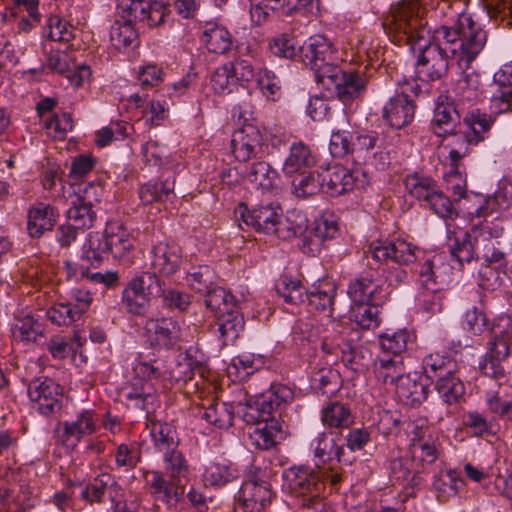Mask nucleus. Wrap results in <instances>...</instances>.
Here are the masks:
<instances>
[{
  "instance_id": "864d4df0",
  "label": "nucleus",
  "mask_w": 512,
  "mask_h": 512,
  "mask_svg": "<svg viewBox=\"0 0 512 512\" xmlns=\"http://www.w3.org/2000/svg\"><path fill=\"white\" fill-rule=\"evenodd\" d=\"M203 293L206 307L219 315L236 308L234 296L222 287L213 284Z\"/></svg>"
},
{
  "instance_id": "f704fd0d",
  "label": "nucleus",
  "mask_w": 512,
  "mask_h": 512,
  "mask_svg": "<svg viewBox=\"0 0 512 512\" xmlns=\"http://www.w3.org/2000/svg\"><path fill=\"white\" fill-rule=\"evenodd\" d=\"M415 461L412 458L398 457L390 461V479L394 483L403 485L406 490L413 489L419 485L420 471L414 467Z\"/></svg>"
},
{
  "instance_id": "13d9d810",
  "label": "nucleus",
  "mask_w": 512,
  "mask_h": 512,
  "mask_svg": "<svg viewBox=\"0 0 512 512\" xmlns=\"http://www.w3.org/2000/svg\"><path fill=\"white\" fill-rule=\"evenodd\" d=\"M68 219L79 229H89L96 220L91 202H86L78 195L67 212Z\"/></svg>"
},
{
  "instance_id": "c03bdc74",
  "label": "nucleus",
  "mask_w": 512,
  "mask_h": 512,
  "mask_svg": "<svg viewBox=\"0 0 512 512\" xmlns=\"http://www.w3.org/2000/svg\"><path fill=\"white\" fill-rule=\"evenodd\" d=\"M137 40L138 34L129 21H115L110 28V43L119 52L135 47Z\"/></svg>"
},
{
  "instance_id": "f03ea898",
  "label": "nucleus",
  "mask_w": 512,
  "mask_h": 512,
  "mask_svg": "<svg viewBox=\"0 0 512 512\" xmlns=\"http://www.w3.org/2000/svg\"><path fill=\"white\" fill-rule=\"evenodd\" d=\"M164 474L160 471L147 473V484L156 499L169 506L176 505L184 495L181 477L188 473V464L177 448L163 451Z\"/></svg>"
},
{
  "instance_id": "473e14b6",
  "label": "nucleus",
  "mask_w": 512,
  "mask_h": 512,
  "mask_svg": "<svg viewBox=\"0 0 512 512\" xmlns=\"http://www.w3.org/2000/svg\"><path fill=\"white\" fill-rule=\"evenodd\" d=\"M316 163L315 156L310 148L303 142L293 143L289 154L283 164V173L292 176L293 174H303L313 167Z\"/></svg>"
},
{
  "instance_id": "b1692460",
  "label": "nucleus",
  "mask_w": 512,
  "mask_h": 512,
  "mask_svg": "<svg viewBox=\"0 0 512 512\" xmlns=\"http://www.w3.org/2000/svg\"><path fill=\"white\" fill-rule=\"evenodd\" d=\"M106 494H109V502L123 498L121 486L110 473H101L83 490L82 497L88 502L105 503Z\"/></svg>"
},
{
  "instance_id": "9d476101",
  "label": "nucleus",
  "mask_w": 512,
  "mask_h": 512,
  "mask_svg": "<svg viewBox=\"0 0 512 512\" xmlns=\"http://www.w3.org/2000/svg\"><path fill=\"white\" fill-rule=\"evenodd\" d=\"M420 252L417 246L401 238L377 239L369 246V253L373 259L379 262L391 260L400 265L414 263L419 259Z\"/></svg>"
},
{
  "instance_id": "f257e3e1",
  "label": "nucleus",
  "mask_w": 512,
  "mask_h": 512,
  "mask_svg": "<svg viewBox=\"0 0 512 512\" xmlns=\"http://www.w3.org/2000/svg\"><path fill=\"white\" fill-rule=\"evenodd\" d=\"M384 26L395 34L398 42H405L413 50H419L416 63L417 74L429 81L442 79L449 70L450 59L459 65L469 66L484 49L487 33L473 16L467 12L459 14L452 26L436 28L426 41V29L420 17L418 0L402 1L387 17Z\"/></svg>"
},
{
  "instance_id": "4be33fe9",
  "label": "nucleus",
  "mask_w": 512,
  "mask_h": 512,
  "mask_svg": "<svg viewBox=\"0 0 512 512\" xmlns=\"http://www.w3.org/2000/svg\"><path fill=\"white\" fill-rule=\"evenodd\" d=\"M460 118L455 103L448 96L440 95L433 112L431 130L439 137L456 134Z\"/></svg>"
},
{
  "instance_id": "680f3d73",
  "label": "nucleus",
  "mask_w": 512,
  "mask_h": 512,
  "mask_svg": "<svg viewBox=\"0 0 512 512\" xmlns=\"http://www.w3.org/2000/svg\"><path fill=\"white\" fill-rule=\"evenodd\" d=\"M493 339L489 342L487 356L496 360H505L509 356L510 336L506 334V329L502 327L501 321L493 325L491 329Z\"/></svg>"
},
{
  "instance_id": "7c9ffc66",
  "label": "nucleus",
  "mask_w": 512,
  "mask_h": 512,
  "mask_svg": "<svg viewBox=\"0 0 512 512\" xmlns=\"http://www.w3.org/2000/svg\"><path fill=\"white\" fill-rule=\"evenodd\" d=\"M394 389L397 399L406 406H419L428 396L427 386L409 374L401 377Z\"/></svg>"
},
{
  "instance_id": "f3484780",
  "label": "nucleus",
  "mask_w": 512,
  "mask_h": 512,
  "mask_svg": "<svg viewBox=\"0 0 512 512\" xmlns=\"http://www.w3.org/2000/svg\"><path fill=\"white\" fill-rule=\"evenodd\" d=\"M144 328L148 342L155 348L172 349L181 340V327L170 317L149 318Z\"/></svg>"
},
{
  "instance_id": "7ed1b4c3",
  "label": "nucleus",
  "mask_w": 512,
  "mask_h": 512,
  "mask_svg": "<svg viewBox=\"0 0 512 512\" xmlns=\"http://www.w3.org/2000/svg\"><path fill=\"white\" fill-rule=\"evenodd\" d=\"M284 479L289 491L301 499L303 506L316 512L323 510L324 475L309 467L298 466L289 468L284 473Z\"/></svg>"
},
{
  "instance_id": "dca6fc26",
  "label": "nucleus",
  "mask_w": 512,
  "mask_h": 512,
  "mask_svg": "<svg viewBox=\"0 0 512 512\" xmlns=\"http://www.w3.org/2000/svg\"><path fill=\"white\" fill-rule=\"evenodd\" d=\"M182 263V249L174 242L160 241L151 250L150 273L154 279L158 276L168 277L176 273Z\"/></svg>"
},
{
  "instance_id": "de8ad7c7",
  "label": "nucleus",
  "mask_w": 512,
  "mask_h": 512,
  "mask_svg": "<svg viewBox=\"0 0 512 512\" xmlns=\"http://www.w3.org/2000/svg\"><path fill=\"white\" fill-rule=\"evenodd\" d=\"M237 477V470L230 463L211 462L205 468L203 481L206 486L222 487Z\"/></svg>"
},
{
  "instance_id": "c756f323",
  "label": "nucleus",
  "mask_w": 512,
  "mask_h": 512,
  "mask_svg": "<svg viewBox=\"0 0 512 512\" xmlns=\"http://www.w3.org/2000/svg\"><path fill=\"white\" fill-rule=\"evenodd\" d=\"M337 288L331 279H322L306 291V299L311 309L322 311L332 317L334 311V299Z\"/></svg>"
},
{
  "instance_id": "2eb2a0df",
  "label": "nucleus",
  "mask_w": 512,
  "mask_h": 512,
  "mask_svg": "<svg viewBox=\"0 0 512 512\" xmlns=\"http://www.w3.org/2000/svg\"><path fill=\"white\" fill-rule=\"evenodd\" d=\"M338 233V218L331 212H324L315 219L313 227L303 235L301 250L307 255L314 256L321 251L325 240L335 238Z\"/></svg>"
},
{
  "instance_id": "6e6d98bb",
  "label": "nucleus",
  "mask_w": 512,
  "mask_h": 512,
  "mask_svg": "<svg viewBox=\"0 0 512 512\" xmlns=\"http://www.w3.org/2000/svg\"><path fill=\"white\" fill-rule=\"evenodd\" d=\"M314 455L320 462L336 461L340 463L343 447L337 446L334 439L328 433L322 432L313 441Z\"/></svg>"
},
{
  "instance_id": "20e7f679",
  "label": "nucleus",
  "mask_w": 512,
  "mask_h": 512,
  "mask_svg": "<svg viewBox=\"0 0 512 512\" xmlns=\"http://www.w3.org/2000/svg\"><path fill=\"white\" fill-rule=\"evenodd\" d=\"M100 427L99 414L93 409H82L74 418L56 424L53 430L55 444L73 451L85 438L96 434Z\"/></svg>"
},
{
  "instance_id": "4c0bfd02",
  "label": "nucleus",
  "mask_w": 512,
  "mask_h": 512,
  "mask_svg": "<svg viewBox=\"0 0 512 512\" xmlns=\"http://www.w3.org/2000/svg\"><path fill=\"white\" fill-rule=\"evenodd\" d=\"M125 397L135 402V407L152 413L156 403L157 395L153 383H146L138 378L126 388Z\"/></svg>"
},
{
  "instance_id": "49530a36",
  "label": "nucleus",
  "mask_w": 512,
  "mask_h": 512,
  "mask_svg": "<svg viewBox=\"0 0 512 512\" xmlns=\"http://www.w3.org/2000/svg\"><path fill=\"white\" fill-rule=\"evenodd\" d=\"M422 365L424 373L431 380H437L457 370V363L451 357L437 352L425 356Z\"/></svg>"
},
{
  "instance_id": "9b49d317",
  "label": "nucleus",
  "mask_w": 512,
  "mask_h": 512,
  "mask_svg": "<svg viewBox=\"0 0 512 512\" xmlns=\"http://www.w3.org/2000/svg\"><path fill=\"white\" fill-rule=\"evenodd\" d=\"M320 177L322 192L330 196H339L355 188H363L367 182L362 171H350L339 165L321 171Z\"/></svg>"
},
{
  "instance_id": "e433bc0d",
  "label": "nucleus",
  "mask_w": 512,
  "mask_h": 512,
  "mask_svg": "<svg viewBox=\"0 0 512 512\" xmlns=\"http://www.w3.org/2000/svg\"><path fill=\"white\" fill-rule=\"evenodd\" d=\"M464 486L465 481L460 472L454 469L440 471L433 481V488L440 502H446L451 497H455Z\"/></svg>"
},
{
  "instance_id": "72a5a7b5",
  "label": "nucleus",
  "mask_w": 512,
  "mask_h": 512,
  "mask_svg": "<svg viewBox=\"0 0 512 512\" xmlns=\"http://www.w3.org/2000/svg\"><path fill=\"white\" fill-rule=\"evenodd\" d=\"M202 42L209 52L225 54L232 47V37L229 31L216 22H206L202 31Z\"/></svg>"
},
{
  "instance_id": "4468645a",
  "label": "nucleus",
  "mask_w": 512,
  "mask_h": 512,
  "mask_svg": "<svg viewBox=\"0 0 512 512\" xmlns=\"http://www.w3.org/2000/svg\"><path fill=\"white\" fill-rule=\"evenodd\" d=\"M231 151L240 163L260 159L264 153V139L260 129L247 124L236 130L231 139Z\"/></svg>"
},
{
  "instance_id": "c9c22d12",
  "label": "nucleus",
  "mask_w": 512,
  "mask_h": 512,
  "mask_svg": "<svg viewBox=\"0 0 512 512\" xmlns=\"http://www.w3.org/2000/svg\"><path fill=\"white\" fill-rule=\"evenodd\" d=\"M108 252L116 260L125 259L133 249L129 232L123 225L112 224L105 229Z\"/></svg>"
},
{
  "instance_id": "774afa93",
  "label": "nucleus",
  "mask_w": 512,
  "mask_h": 512,
  "mask_svg": "<svg viewBox=\"0 0 512 512\" xmlns=\"http://www.w3.org/2000/svg\"><path fill=\"white\" fill-rule=\"evenodd\" d=\"M75 66V58L70 49L51 50L47 56L43 69H49L52 72L64 75L71 72Z\"/></svg>"
},
{
  "instance_id": "69168bd1",
  "label": "nucleus",
  "mask_w": 512,
  "mask_h": 512,
  "mask_svg": "<svg viewBox=\"0 0 512 512\" xmlns=\"http://www.w3.org/2000/svg\"><path fill=\"white\" fill-rule=\"evenodd\" d=\"M202 376L203 368L191 357H185L171 369L170 381L177 385H183L193 379L195 373Z\"/></svg>"
},
{
  "instance_id": "423d86ee",
  "label": "nucleus",
  "mask_w": 512,
  "mask_h": 512,
  "mask_svg": "<svg viewBox=\"0 0 512 512\" xmlns=\"http://www.w3.org/2000/svg\"><path fill=\"white\" fill-rule=\"evenodd\" d=\"M161 291L160 279L142 274L128 282L122 291L121 302L127 313L144 316L149 311L151 297L159 295Z\"/></svg>"
},
{
  "instance_id": "5fc2aeb1",
  "label": "nucleus",
  "mask_w": 512,
  "mask_h": 512,
  "mask_svg": "<svg viewBox=\"0 0 512 512\" xmlns=\"http://www.w3.org/2000/svg\"><path fill=\"white\" fill-rule=\"evenodd\" d=\"M477 206L474 210H470L472 217L486 218L494 212L508 208V199L504 192H496L493 195L481 196L475 195Z\"/></svg>"
},
{
  "instance_id": "a19ab883",
  "label": "nucleus",
  "mask_w": 512,
  "mask_h": 512,
  "mask_svg": "<svg viewBox=\"0 0 512 512\" xmlns=\"http://www.w3.org/2000/svg\"><path fill=\"white\" fill-rule=\"evenodd\" d=\"M452 101L458 104H473L481 95V83L477 74H464L452 89Z\"/></svg>"
},
{
  "instance_id": "a18cd8bd",
  "label": "nucleus",
  "mask_w": 512,
  "mask_h": 512,
  "mask_svg": "<svg viewBox=\"0 0 512 512\" xmlns=\"http://www.w3.org/2000/svg\"><path fill=\"white\" fill-rule=\"evenodd\" d=\"M405 188L411 196L422 202L423 205L439 189L437 182L433 178L418 173L406 177Z\"/></svg>"
},
{
  "instance_id": "79ce46f5",
  "label": "nucleus",
  "mask_w": 512,
  "mask_h": 512,
  "mask_svg": "<svg viewBox=\"0 0 512 512\" xmlns=\"http://www.w3.org/2000/svg\"><path fill=\"white\" fill-rule=\"evenodd\" d=\"M321 420L329 428L345 429L354 423V416L347 405L330 402L322 409Z\"/></svg>"
},
{
  "instance_id": "412c9836",
  "label": "nucleus",
  "mask_w": 512,
  "mask_h": 512,
  "mask_svg": "<svg viewBox=\"0 0 512 512\" xmlns=\"http://www.w3.org/2000/svg\"><path fill=\"white\" fill-rule=\"evenodd\" d=\"M302 61L310 69L318 64L338 60V50L334 43L324 35H313L301 46Z\"/></svg>"
},
{
  "instance_id": "a211bd4d",
  "label": "nucleus",
  "mask_w": 512,
  "mask_h": 512,
  "mask_svg": "<svg viewBox=\"0 0 512 512\" xmlns=\"http://www.w3.org/2000/svg\"><path fill=\"white\" fill-rule=\"evenodd\" d=\"M251 424L248 432L252 444L260 450L273 448L283 437V425L275 416L259 417Z\"/></svg>"
},
{
  "instance_id": "1a4fd4ad",
  "label": "nucleus",
  "mask_w": 512,
  "mask_h": 512,
  "mask_svg": "<svg viewBox=\"0 0 512 512\" xmlns=\"http://www.w3.org/2000/svg\"><path fill=\"white\" fill-rule=\"evenodd\" d=\"M468 233L476 248V258H482L490 264H501L504 261V253L494 243L503 234L499 221L484 220L475 224Z\"/></svg>"
},
{
  "instance_id": "5701e85b",
  "label": "nucleus",
  "mask_w": 512,
  "mask_h": 512,
  "mask_svg": "<svg viewBox=\"0 0 512 512\" xmlns=\"http://www.w3.org/2000/svg\"><path fill=\"white\" fill-rule=\"evenodd\" d=\"M493 79L491 109L497 114L512 112V64L504 65Z\"/></svg>"
},
{
  "instance_id": "37998d69",
  "label": "nucleus",
  "mask_w": 512,
  "mask_h": 512,
  "mask_svg": "<svg viewBox=\"0 0 512 512\" xmlns=\"http://www.w3.org/2000/svg\"><path fill=\"white\" fill-rule=\"evenodd\" d=\"M217 325L223 344H232L244 328V318L237 308H234L218 315Z\"/></svg>"
},
{
  "instance_id": "052dcab7",
  "label": "nucleus",
  "mask_w": 512,
  "mask_h": 512,
  "mask_svg": "<svg viewBox=\"0 0 512 512\" xmlns=\"http://www.w3.org/2000/svg\"><path fill=\"white\" fill-rule=\"evenodd\" d=\"M142 459L141 447L137 442L122 443L115 451V465L125 471L134 469Z\"/></svg>"
},
{
  "instance_id": "4d7b16f0",
  "label": "nucleus",
  "mask_w": 512,
  "mask_h": 512,
  "mask_svg": "<svg viewBox=\"0 0 512 512\" xmlns=\"http://www.w3.org/2000/svg\"><path fill=\"white\" fill-rule=\"evenodd\" d=\"M227 63L217 67L210 76V86L217 94L228 95L238 89L237 77Z\"/></svg>"
},
{
  "instance_id": "338daca9",
  "label": "nucleus",
  "mask_w": 512,
  "mask_h": 512,
  "mask_svg": "<svg viewBox=\"0 0 512 512\" xmlns=\"http://www.w3.org/2000/svg\"><path fill=\"white\" fill-rule=\"evenodd\" d=\"M335 62L336 61H331L330 63L318 64L317 67L311 69L315 73L316 82L330 92H332L345 72L338 67Z\"/></svg>"
},
{
  "instance_id": "2f4dec72",
  "label": "nucleus",
  "mask_w": 512,
  "mask_h": 512,
  "mask_svg": "<svg viewBox=\"0 0 512 512\" xmlns=\"http://www.w3.org/2000/svg\"><path fill=\"white\" fill-rule=\"evenodd\" d=\"M10 333L13 341L30 344L44 335V326L31 314L15 316L10 327Z\"/></svg>"
},
{
  "instance_id": "58836bf2",
  "label": "nucleus",
  "mask_w": 512,
  "mask_h": 512,
  "mask_svg": "<svg viewBox=\"0 0 512 512\" xmlns=\"http://www.w3.org/2000/svg\"><path fill=\"white\" fill-rule=\"evenodd\" d=\"M243 405L238 403L235 407L234 404L214 400L203 413V418L211 425L219 429H228L233 425L235 414H238V406Z\"/></svg>"
},
{
  "instance_id": "ddd939ff",
  "label": "nucleus",
  "mask_w": 512,
  "mask_h": 512,
  "mask_svg": "<svg viewBox=\"0 0 512 512\" xmlns=\"http://www.w3.org/2000/svg\"><path fill=\"white\" fill-rule=\"evenodd\" d=\"M28 396L40 414L49 416L61 409L63 390L51 378H37L30 382Z\"/></svg>"
},
{
  "instance_id": "c85d7f7f",
  "label": "nucleus",
  "mask_w": 512,
  "mask_h": 512,
  "mask_svg": "<svg viewBox=\"0 0 512 512\" xmlns=\"http://www.w3.org/2000/svg\"><path fill=\"white\" fill-rule=\"evenodd\" d=\"M367 83L368 78L363 71H345L332 92L343 103H348L363 97Z\"/></svg>"
},
{
  "instance_id": "ea45409f",
  "label": "nucleus",
  "mask_w": 512,
  "mask_h": 512,
  "mask_svg": "<svg viewBox=\"0 0 512 512\" xmlns=\"http://www.w3.org/2000/svg\"><path fill=\"white\" fill-rule=\"evenodd\" d=\"M376 378L383 384L396 386L399 379L405 375L402 357H391L383 354L375 363Z\"/></svg>"
},
{
  "instance_id": "f8f14e48",
  "label": "nucleus",
  "mask_w": 512,
  "mask_h": 512,
  "mask_svg": "<svg viewBox=\"0 0 512 512\" xmlns=\"http://www.w3.org/2000/svg\"><path fill=\"white\" fill-rule=\"evenodd\" d=\"M408 92L417 95L418 86L414 82H405L401 92L392 97L383 108V118L392 128L401 129L414 118L415 104L409 98Z\"/></svg>"
},
{
  "instance_id": "3c124183",
  "label": "nucleus",
  "mask_w": 512,
  "mask_h": 512,
  "mask_svg": "<svg viewBox=\"0 0 512 512\" xmlns=\"http://www.w3.org/2000/svg\"><path fill=\"white\" fill-rule=\"evenodd\" d=\"M453 236L449 237L450 254L460 266H463L465 262L469 263L476 257V248L468 232H453Z\"/></svg>"
},
{
  "instance_id": "09e8293b",
  "label": "nucleus",
  "mask_w": 512,
  "mask_h": 512,
  "mask_svg": "<svg viewBox=\"0 0 512 512\" xmlns=\"http://www.w3.org/2000/svg\"><path fill=\"white\" fill-rule=\"evenodd\" d=\"M435 389L443 402L448 405L458 403L465 393L464 384L455 372L437 379Z\"/></svg>"
},
{
  "instance_id": "cd10ccee",
  "label": "nucleus",
  "mask_w": 512,
  "mask_h": 512,
  "mask_svg": "<svg viewBox=\"0 0 512 512\" xmlns=\"http://www.w3.org/2000/svg\"><path fill=\"white\" fill-rule=\"evenodd\" d=\"M272 498V491L267 482H245L239 492V501L245 512L261 511Z\"/></svg>"
},
{
  "instance_id": "e2e57ef3",
  "label": "nucleus",
  "mask_w": 512,
  "mask_h": 512,
  "mask_svg": "<svg viewBox=\"0 0 512 512\" xmlns=\"http://www.w3.org/2000/svg\"><path fill=\"white\" fill-rule=\"evenodd\" d=\"M133 372L136 378L146 383L159 380L163 374L158 360L143 354H139L135 359Z\"/></svg>"
},
{
  "instance_id": "bb28decb",
  "label": "nucleus",
  "mask_w": 512,
  "mask_h": 512,
  "mask_svg": "<svg viewBox=\"0 0 512 512\" xmlns=\"http://www.w3.org/2000/svg\"><path fill=\"white\" fill-rule=\"evenodd\" d=\"M463 122L469 128L461 137L466 142L467 146H477L484 142L488 133L491 130L495 118L487 113L481 112L479 109L468 112Z\"/></svg>"
},
{
  "instance_id": "8fccbe9b",
  "label": "nucleus",
  "mask_w": 512,
  "mask_h": 512,
  "mask_svg": "<svg viewBox=\"0 0 512 512\" xmlns=\"http://www.w3.org/2000/svg\"><path fill=\"white\" fill-rule=\"evenodd\" d=\"M174 191V181H149L139 188V198L143 204L165 202Z\"/></svg>"
},
{
  "instance_id": "a878e982",
  "label": "nucleus",
  "mask_w": 512,
  "mask_h": 512,
  "mask_svg": "<svg viewBox=\"0 0 512 512\" xmlns=\"http://www.w3.org/2000/svg\"><path fill=\"white\" fill-rule=\"evenodd\" d=\"M59 214L56 208L49 204L37 203L29 208L27 213V231L33 238L41 237L46 231L53 229Z\"/></svg>"
},
{
  "instance_id": "6ab92c4d",
  "label": "nucleus",
  "mask_w": 512,
  "mask_h": 512,
  "mask_svg": "<svg viewBox=\"0 0 512 512\" xmlns=\"http://www.w3.org/2000/svg\"><path fill=\"white\" fill-rule=\"evenodd\" d=\"M246 180L263 194L276 195L281 190L279 173L265 160L253 161L246 169Z\"/></svg>"
},
{
  "instance_id": "bf43d9fd",
  "label": "nucleus",
  "mask_w": 512,
  "mask_h": 512,
  "mask_svg": "<svg viewBox=\"0 0 512 512\" xmlns=\"http://www.w3.org/2000/svg\"><path fill=\"white\" fill-rule=\"evenodd\" d=\"M109 255L105 233H90L83 245V258L91 265H99Z\"/></svg>"
},
{
  "instance_id": "393cba45",
  "label": "nucleus",
  "mask_w": 512,
  "mask_h": 512,
  "mask_svg": "<svg viewBox=\"0 0 512 512\" xmlns=\"http://www.w3.org/2000/svg\"><path fill=\"white\" fill-rule=\"evenodd\" d=\"M146 427L156 451L163 452L179 447L180 439L176 428L171 423L159 420L154 412L146 414Z\"/></svg>"
},
{
  "instance_id": "aec40b11",
  "label": "nucleus",
  "mask_w": 512,
  "mask_h": 512,
  "mask_svg": "<svg viewBox=\"0 0 512 512\" xmlns=\"http://www.w3.org/2000/svg\"><path fill=\"white\" fill-rule=\"evenodd\" d=\"M347 293L354 304L383 305L388 299L383 285L368 275L353 279Z\"/></svg>"
},
{
  "instance_id": "39448f33",
  "label": "nucleus",
  "mask_w": 512,
  "mask_h": 512,
  "mask_svg": "<svg viewBox=\"0 0 512 512\" xmlns=\"http://www.w3.org/2000/svg\"><path fill=\"white\" fill-rule=\"evenodd\" d=\"M294 399V392L283 384H272L270 389L245 405L238 406V413L244 422L255 421L259 417L274 416L282 406Z\"/></svg>"
},
{
  "instance_id": "0e129e2a",
  "label": "nucleus",
  "mask_w": 512,
  "mask_h": 512,
  "mask_svg": "<svg viewBox=\"0 0 512 512\" xmlns=\"http://www.w3.org/2000/svg\"><path fill=\"white\" fill-rule=\"evenodd\" d=\"M320 172L312 171L308 174H299L298 177L293 179V193L297 197H308L317 194L318 192H322V184H321Z\"/></svg>"
},
{
  "instance_id": "6e6552de",
  "label": "nucleus",
  "mask_w": 512,
  "mask_h": 512,
  "mask_svg": "<svg viewBox=\"0 0 512 512\" xmlns=\"http://www.w3.org/2000/svg\"><path fill=\"white\" fill-rule=\"evenodd\" d=\"M239 219L247 226L253 227L257 232L264 234H277L282 224V209L278 203L272 201L254 205L251 209L246 203H240L236 209Z\"/></svg>"
},
{
  "instance_id": "603ef678",
  "label": "nucleus",
  "mask_w": 512,
  "mask_h": 512,
  "mask_svg": "<svg viewBox=\"0 0 512 512\" xmlns=\"http://www.w3.org/2000/svg\"><path fill=\"white\" fill-rule=\"evenodd\" d=\"M413 340L414 335L407 329H402L391 334H382L380 345L385 355L391 354V357H401V354L407 350L408 344L412 343Z\"/></svg>"
},
{
  "instance_id": "0eeeda50",
  "label": "nucleus",
  "mask_w": 512,
  "mask_h": 512,
  "mask_svg": "<svg viewBox=\"0 0 512 512\" xmlns=\"http://www.w3.org/2000/svg\"><path fill=\"white\" fill-rule=\"evenodd\" d=\"M409 427L411 458L422 466L433 464L441 454L438 433L422 419L413 422Z\"/></svg>"
}]
</instances>
